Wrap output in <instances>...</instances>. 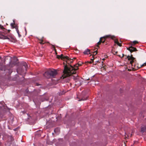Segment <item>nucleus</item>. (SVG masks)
<instances>
[{
	"instance_id": "f257e3e1",
	"label": "nucleus",
	"mask_w": 146,
	"mask_h": 146,
	"mask_svg": "<svg viewBox=\"0 0 146 146\" xmlns=\"http://www.w3.org/2000/svg\"><path fill=\"white\" fill-rule=\"evenodd\" d=\"M82 65V63H78V65L77 64L74 65L75 68L71 65H70V67L68 66L67 65H65L63 71V74L61 78L64 79L72 74H76V71L78 69V66H80Z\"/></svg>"
},
{
	"instance_id": "f03ea898",
	"label": "nucleus",
	"mask_w": 146,
	"mask_h": 146,
	"mask_svg": "<svg viewBox=\"0 0 146 146\" xmlns=\"http://www.w3.org/2000/svg\"><path fill=\"white\" fill-rule=\"evenodd\" d=\"M57 74V72L56 70L54 69H49L45 72L43 75L48 78H54Z\"/></svg>"
},
{
	"instance_id": "7ed1b4c3",
	"label": "nucleus",
	"mask_w": 146,
	"mask_h": 146,
	"mask_svg": "<svg viewBox=\"0 0 146 146\" xmlns=\"http://www.w3.org/2000/svg\"><path fill=\"white\" fill-rule=\"evenodd\" d=\"M3 139L6 141L5 145L7 146H11L14 138L11 134H8L5 133L3 135Z\"/></svg>"
},
{
	"instance_id": "20e7f679",
	"label": "nucleus",
	"mask_w": 146,
	"mask_h": 146,
	"mask_svg": "<svg viewBox=\"0 0 146 146\" xmlns=\"http://www.w3.org/2000/svg\"><path fill=\"white\" fill-rule=\"evenodd\" d=\"M108 38H110L112 39H113L115 38V37L114 36H111L110 35H107L101 38L100 40L102 43H104L106 39Z\"/></svg>"
},
{
	"instance_id": "39448f33",
	"label": "nucleus",
	"mask_w": 146,
	"mask_h": 146,
	"mask_svg": "<svg viewBox=\"0 0 146 146\" xmlns=\"http://www.w3.org/2000/svg\"><path fill=\"white\" fill-rule=\"evenodd\" d=\"M127 58L128 60H131V61L130 62V63L132 65V66L133 65V63L136 61L135 58L132 55V54L131 55V56H128L127 57Z\"/></svg>"
},
{
	"instance_id": "423d86ee",
	"label": "nucleus",
	"mask_w": 146,
	"mask_h": 146,
	"mask_svg": "<svg viewBox=\"0 0 146 146\" xmlns=\"http://www.w3.org/2000/svg\"><path fill=\"white\" fill-rule=\"evenodd\" d=\"M56 58L58 59H61V60H65V59H68V57L67 56H64L62 54L60 55H57Z\"/></svg>"
},
{
	"instance_id": "0eeeda50",
	"label": "nucleus",
	"mask_w": 146,
	"mask_h": 146,
	"mask_svg": "<svg viewBox=\"0 0 146 146\" xmlns=\"http://www.w3.org/2000/svg\"><path fill=\"white\" fill-rule=\"evenodd\" d=\"M127 49L130 51V52L132 53L133 52H135L137 51V49L136 48L131 46L128 48H127Z\"/></svg>"
},
{
	"instance_id": "6e6552de",
	"label": "nucleus",
	"mask_w": 146,
	"mask_h": 146,
	"mask_svg": "<svg viewBox=\"0 0 146 146\" xmlns=\"http://www.w3.org/2000/svg\"><path fill=\"white\" fill-rule=\"evenodd\" d=\"M5 30H6V29L4 28L3 26L0 25V35H3V33L2 32V31H5Z\"/></svg>"
},
{
	"instance_id": "1a4fd4ad",
	"label": "nucleus",
	"mask_w": 146,
	"mask_h": 146,
	"mask_svg": "<svg viewBox=\"0 0 146 146\" xmlns=\"http://www.w3.org/2000/svg\"><path fill=\"white\" fill-rule=\"evenodd\" d=\"M134 65L135 68H136V67H137V69H138L141 67H143L146 66V63H145L143 64H142V65H140L139 66L138 65H136V64H134Z\"/></svg>"
},
{
	"instance_id": "9d476101",
	"label": "nucleus",
	"mask_w": 146,
	"mask_h": 146,
	"mask_svg": "<svg viewBox=\"0 0 146 146\" xmlns=\"http://www.w3.org/2000/svg\"><path fill=\"white\" fill-rule=\"evenodd\" d=\"M114 40V43L115 44H116L118 45L119 46H122L121 44L119 43L117 39H115V38L113 39Z\"/></svg>"
},
{
	"instance_id": "9b49d317",
	"label": "nucleus",
	"mask_w": 146,
	"mask_h": 146,
	"mask_svg": "<svg viewBox=\"0 0 146 146\" xmlns=\"http://www.w3.org/2000/svg\"><path fill=\"white\" fill-rule=\"evenodd\" d=\"M65 60H66V62L67 63L69 64V63H71L73 62V60L72 59H71L68 58V59H65Z\"/></svg>"
},
{
	"instance_id": "f8f14e48",
	"label": "nucleus",
	"mask_w": 146,
	"mask_h": 146,
	"mask_svg": "<svg viewBox=\"0 0 146 146\" xmlns=\"http://www.w3.org/2000/svg\"><path fill=\"white\" fill-rule=\"evenodd\" d=\"M90 50L88 49H87L85 50L84 52L83 53L85 54H90Z\"/></svg>"
},
{
	"instance_id": "ddd939ff",
	"label": "nucleus",
	"mask_w": 146,
	"mask_h": 146,
	"mask_svg": "<svg viewBox=\"0 0 146 146\" xmlns=\"http://www.w3.org/2000/svg\"><path fill=\"white\" fill-rule=\"evenodd\" d=\"M54 132L57 134L59 133L60 130L59 128H55L54 130Z\"/></svg>"
},
{
	"instance_id": "4468645a",
	"label": "nucleus",
	"mask_w": 146,
	"mask_h": 146,
	"mask_svg": "<svg viewBox=\"0 0 146 146\" xmlns=\"http://www.w3.org/2000/svg\"><path fill=\"white\" fill-rule=\"evenodd\" d=\"M0 70H1L5 71L6 70V68L5 66H2L0 68Z\"/></svg>"
},
{
	"instance_id": "2eb2a0df",
	"label": "nucleus",
	"mask_w": 146,
	"mask_h": 146,
	"mask_svg": "<svg viewBox=\"0 0 146 146\" xmlns=\"http://www.w3.org/2000/svg\"><path fill=\"white\" fill-rule=\"evenodd\" d=\"M92 57L93 58H91V60L90 61H88L87 62H88L89 63L91 64L94 61V56H92Z\"/></svg>"
},
{
	"instance_id": "dca6fc26",
	"label": "nucleus",
	"mask_w": 146,
	"mask_h": 146,
	"mask_svg": "<svg viewBox=\"0 0 146 146\" xmlns=\"http://www.w3.org/2000/svg\"><path fill=\"white\" fill-rule=\"evenodd\" d=\"M138 42L137 41H134L133 42L131 45L132 46H134L135 44L138 43Z\"/></svg>"
},
{
	"instance_id": "f3484780",
	"label": "nucleus",
	"mask_w": 146,
	"mask_h": 146,
	"mask_svg": "<svg viewBox=\"0 0 146 146\" xmlns=\"http://www.w3.org/2000/svg\"><path fill=\"white\" fill-rule=\"evenodd\" d=\"M38 40L40 41L39 43L40 44H43L44 43L43 42L44 41L42 39H38Z\"/></svg>"
},
{
	"instance_id": "a211bd4d",
	"label": "nucleus",
	"mask_w": 146,
	"mask_h": 146,
	"mask_svg": "<svg viewBox=\"0 0 146 146\" xmlns=\"http://www.w3.org/2000/svg\"><path fill=\"white\" fill-rule=\"evenodd\" d=\"M23 66L24 67L26 70L28 67V66L26 63H24L23 65Z\"/></svg>"
},
{
	"instance_id": "6ab92c4d",
	"label": "nucleus",
	"mask_w": 146,
	"mask_h": 146,
	"mask_svg": "<svg viewBox=\"0 0 146 146\" xmlns=\"http://www.w3.org/2000/svg\"><path fill=\"white\" fill-rule=\"evenodd\" d=\"M141 131L142 133L146 131V128H141Z\"/></svg>"
},
{
	"instance_id": "aec40b11",
	"label": "nucleus",
	"mask_w": 146,
	"mask_h": 146,
	"mask_svg": "<svg viewBox=\"0 0 146 146\" xmlns=\"http://www.w3.org/2000/svg\"><path fill=\"white\" fill-rule=\"evenodd\" d=\"M15 25V23H11V26L12 28L13 29L14 28H15V27L14 26V25Z\"/></svg>"
},
{
	"instance_id": "412c9836",
	"label": "nucleus",
	"mask_w": 146,
	"mask_h": 146,
	"mask_svg": "<svg viewBox=\"0 0 146 146\" xmlns=\"http://www.w3.org/2000/svg\"><path fill=\"white\" fill-rule=\"evenodd\" d=\"M98 49H97L95 51L93 52V54L94 55H96L97 53Z\"/></svg>"
},
{
	"instance_id": "4be33fe9",
	"label": "nucleus",
	"mask_w": 146,
	"mask_h": 146,
	"mask_svg": "<svg viewBox=\"0 0 146 146\" xmlns=\"http://www.w3.org/2000/svg\"><path fill=\"white\" fill-rule=\"evenodd\" d=\"M102 43V42H101V41L100 40L99 41V42H98L97 44V47H99V45H100V44Z\"/></svg>"
},
{
	"instance_id": "5701e85b",
	"label": "nucleus",
	"mask_w": 146,
	"mask_h": 146,
	"mask_svg": "<svg viewBox=\"0 0 146 146\" xmlns=\"http://www.w3.org/2000/svg\"><path fill=\"white\" fill-rule=\"evenodd\" d=\"M15 28L16 29V31H17V33H18V34H19V30L18 29V28H17V27Z\"/></svg>"
},
{
	"instance_id": "b1692460",
	"label": "nucleus",
	"mask_w": 146,
	"mask_h": 146,
	"mask_svg": "<svg viewBox=\"0 0 146 146\" xmlns=\"http://www.w3.org/2000/svg\"><path fill=\"white\" fill-rule=\"evenodd\" d=\"M86 100V99H85L84 98H82L81 99V100H79V101H81L82 100Z\"/></svg>"
},
{
	"instance_id": "393cba45",
	"label": "nucleus",
	"mask_w": 146,
	"mask_h": 146,
	"mask_svg": "<svg viewBox=\"0 0 146 146\" xmlns=\"http://www.w3.org/2000/svg\"><path fill=\"white\" fill-rule=\"evenodd\" d=\"M4 38L5 39H9V38H8V37L7 36H5Z\"/></svg>"
},
{
	"instance_id": "a878e982",
	"label": "nucleus",
	"mask_w": 146,
	"mask_h": 146,
	"mask_svg": "<svg viewBox=\"0 0 146 146\" xmlns=\"http://www.w3.org/2000/svg\"><path fill=\"white\" fill-rule=\"evenodd\" d=\"M18 128H15L13 130L15 131H17V129H18Z\"/></svg>"
},
{
	"instance_id": "bb28decb",
	"label": "nucleus",
	"mask_w": 146,
	"mask_h": 146,
	"mask_svg": "<svg viewBox=\"0 0 146 146\" xmlns=\"http://www.w3.org/2000/svg\"><path fill=\"white\" fill-rule=\"evenodd\" d=\"M34 124V121H33V122H32L31 123V124Z\"/></svg>"
},
{
	"instance_id": "cd10ccee",
	"label": "nucleus",
	"mask_w": 146,
	"mask_h": 146,
	"mask_svg": "<svg viewBox=\"0 0 146 146\" xmlns=\"http://www.w3.org/2000/svg\"><path fill=\"white\" fill-rule=\"evenodd\" d=\"M18 35H19V37H20L21 36V35H20L19 33V34H18Z\"/></svg>"
},
{
	"instance_id": "c85d7f7f",
	"label": "nucleus",
	"mask_w": 146,
	"mask_h": 146,
	"mask_svg": "<svg viewBox=\"0 0 146 146\" xmlns=\"http://www.w3.org/2000/svg\"><path fill=\"white\" fill-rule=\"evenodd\" d=\"M39 131L40 132V133H41L42 132V131L41 130H39Z\"/></svg>"
},
{
	"instance_id": "c756f323",
	"label": "nucleus",
	"mask_w": 146,
	"mask_h": 146,
	"mask_svg": "<svg viewBox=\"0 0 146 146\" xmlns=\"http://www.w3.org/2000/svg\"><path fill=\"white\" fill-rule=\"evenodd\" d=\"M115 52V54H116L117 53V52Z\"/></svg>"
},
{
	"instance_id": "7c9ffc66",
	"label": "nucleus",
	"mask_w": 146,
	"mask_h": 146,
	"mask_svg": "<svg viewBox=\"0 0 146 146\" xmlns=\"http://www.w3.org/2000/svg\"><path fill=\"white\" fill-rule=\"evenodd\" d=\"M0 146H1V143L0 141Z\"/></svg>"
},
{
	"instance_id": "2f4dec72",
	"label": "nucleus",
	"mask_w": 146,
	"mask_h": 146,
	"mask_svg": "<svg viewBox=\"0 0 146 146\" xmlns=\"http://www.w3.org/2000/svg\"><path fill=\"white\" fill-rule=\"evenodd\" d=\"M10 31V30H8V33H9Z\"/></svg>"
},
{
	"instance_id": "473e14b6",
	"label": "nucleus",
	"mask_w": 146,
	"mask_h": 146,
	"mask_svg": "<svg viewBox=\"0 0 146 146\" xmlns=\"http://www.w3.org/2000/svg\"><path fill=\"white\" fill-rule=\"evenodd\" d=\"M122 55H123V56H122V57H123L124 56V54H123Z\"/></svg>"
},
{
	"instance_id": "72a5a7b5",
	"label": "nucleus",
	"mask_w": 146,
	"mask_h": 146,
	"mask_svg": "<svg viewBox=\"0 0 146 146\" xmlns=\"http://www.w3.org/2000/svg\"><path fill=\"white\" fill-rule=\"evenodd\" d=\"M105 60V58H103V59H102V60H104H104Z\"/></svg>"
},
{
	"instance_id": "f704fd0d",
	"label": "nucleus",
	"mask_w": 146,
	"mask_h": 146,
	"mask_svg": "<svg viewBox=\"0 0 146 146\" xmlns=\"http://www.w3.org/2000/svg\"><path fill=\"white\" fill-rule=\"evenodd\" d=\"M52 46H53V48H55V47L54 46V45H52Z\"/></svg>"
},
{
	"instance_id": "c9c22d12",
	"label": "nucleus",
	"mask_w": 146,
	"mask_h": 146,
	"mask_svg": "<svg viewBox=\"0 0 146 146\" xmlns=\"http://www.w3.org/2000/svg\"><path fill=\"white\" fill-rule=\"evenodd\" d=\"M141 128H144V127H142ZM145 128H146V127H145Z\"/></svg>"
},
{
	"instance_id": "e433bc0d",
	"label": "nucleus",
	"mask_w": 146,
	"mask_h": 146,
	"mask_svg": "<svg viewBox=\"0 0 146 146\" xmlns=\"http://www.w3.org/2000/svg\"><path fill=\"white\" fill-rule=\"evenodd\" d=\"M74 58V59H76V58Z\"/></svg>"
},
{
	"instance_id": "4c0bfd02",
	"label": "nucleus",
	"mask_w": 146,
	"mask_h": 146,
	"mask_svg": "<svg viewBox=\"0 0 146 146\" xmlns=\"http://www.w3.org/2000/svg\"><path fill=\"white\" fill-rule=\"evenodd\" d=\"M1 58V57L0 56V59Z\"/></svg>"
}]
</instances>
